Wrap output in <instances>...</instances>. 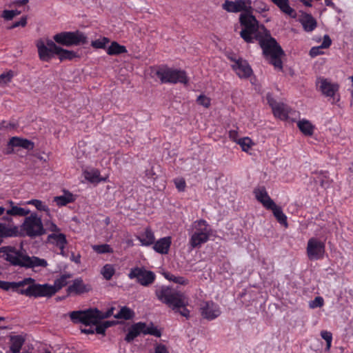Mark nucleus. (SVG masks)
I'll list each match as a JSON object with an SVG mask.
<instances>
[{
	"label": "nucleus",
	"instance_id": "obj_61",
	"mask_svg": "<svg viewBox=\"0 0 353 353\" xmlns=\"http://www.w3.org/2000/svg\"><path fill=\"white\" fill-rule=\"evenodd\" d=\"M81 332L83 333L87 334H92L94 333V328L93 327H89V328H85L81 330Z\"/></svg>",
	"mask_w": 353,
	"mask_h": 353
},
{
	"label": "nucleus",
	"instance_id": "obj_47",
	"mask_svg": "<svg viewBox=\"0 0 353 353\" xmlns=\"http://www.w3.org/2000/svg\"><path fill=\"white\" fill-rule=\"evenodd\" d=\"M166 278L175 283H179L183 285H185L188 283V279L183 276H174V274H168L166 275Z\"/></svg>",
	"mask_w": 353,
	"mask_h": 353
},
{
	"label": "nucleus",
	"instance_id": "obj_7",
	"mask_svg": "<svg viewBox=\"0 0 353 353\" xmlns=\"http://www.w3.org/2000/svg\"><path fill=\"white\" fill-rule=\"evenodd\" d=\"M156 295L159 300L168 305L173 310L188 304L184 294L172 288L162 286L156 290Z\"/></svg>",
	"mask_w": 353,
	"mask_h": 353
},
{
	"label": "nucleus",
	"instance_id": "obj_2",
	"mask_svg": "<svg viewBox=\"0 0 353 353\" xmlns=\"http://www.w3.org/2000/svg\"><path fill=\"white\" fill-rule=\"evenodd\" d=\"M10 208L0 206V216H3L0 222V238L16 237L19 236L20 232L19 227L13 222L12 216H26L30 214L28 209L23 208L15 205V203L9 200L7 201Z\"/></svg>",
	"mask_w": 353,
	"mask_h": 353
},
{
	"label": "nucleus",
	"instance_id": "obj_42",
	"mask_svg": "<svg viewBox=\"0 0 353 353\" xmlns=\"http://www.w3.org/2000/svg\"><path fill=\"white\" fill-rule=\"evenodd\" d=\"M110 43L108 37H102L91 41V46L95 49H105L106 45Z\"/></svg>",
	"mask_w": 353,
	"mask_h": 353
},
{
	"label": "nucleus",
	"instance_id": "obj_28",
	"mask_svg": "<svg viewBox=\"0 0 353 353\" xmlns=\"http://www.w3.org/2000/svg\"><path fill=\"white\" fill-rule=\"evenodd\" d=\"M26 341L23 335H11L9 338L10 352L19 353Z\"/></svg>",
	"mask_w": 353,
	"mask_h": 353
},
{
	"label": "nucleus",
	"instance_id": "obj_39",
	"mask_svg": "<svg viewBox=\"0 0 353 353\" xmlns=\"http://www.w3.org/2000/svg\"><path fill=\"white\" fill-rule=\"evenodd\" d=\"M101 274L105 280L109 281L115 274V268L112 264L107 263L101 268Z\"/></svg>",
	"mask_w": 353,
	"mask_h": 353
},
{
	"label": "nucleus",
	"instance_id": "obj_53",
	"mask_svg": "<svg viewBox=\"0 0 353 353\" xmlns=\"http://www.w3.org/2000/svg\"><path fill=\"white\" fill-rule=\"evenodd\" d=\"M152 353H169V351L165 345L157 343L154 346V352Z\"/></svg>",
	"mask_w": 353,
	"mask_h": 353
},
{
	"label": "nucleus",
	"instance_id": "obj_57",
	"mask_svg": "<svg viewBox=\"0 0 353 353\" xmlns=\"http://www.w3.org/2000/svg\"><path fill=\"white\" fill-rule=\"evenodd\" d=\"M26 24H27V17H23L21 18V19L19 21L14 22L10 28H15L19 27V26L24 27V26H26Z\"/></svg>",
	"mask_w": 353,
	"mask_h": 353
},
{
	"label": "nucleus",
	"instance_id": "obj_45",
	"mask_svg": "<svg viewBox=\"0 0 353 353\" xmlns=\"http://www.w3.org/2000/svg\"><path fill=\"white\" fill-rule=\"evenodd\" d=\"M13 77L14 74L12 70L3 72L0 74V85H4L10 82Z\"/></svg>",
	"mask_w": 353,
	"mask_h": 353
},
{
	"label": "nucleus",
	"instance_id": "obj_21",
	"mask_svg": "<svg viewBox=\"0 0 353 353\" xmlns=\"http://www.w3.org/2000/svg\"><path fill=\"white\" fill-rule=\"evenodd\" d=\"M14 147H20L28 150H31L34 148V144L32 141L26 139H22L18 137H12L8 143V154L12 153L13 152V148Z\"/></svg>",
	"mask_w": 353,
	"mask_h": 353
},
{
	"label": "nucleus",
	"instance_id": "obj_32",
	"mask_svg": "<svg viewBox=\"0 0 353 353\" xmlns=\"http://www.w3.org/2000/svg\"><path fill=\"white\" fill-rule=\"evenodd\" d=\"M332 44V40L330 37L325 34L323 37V42L319 46L312 47L309 52V54L311 57H315L316 56L321 55L323 54L322 49L328 48Z\"/></svg>",
	"mask_w": 353,
	"mask_h": 353
},
{
	"label": "nucleus",
	"instance_id": "obj_27",
	"mask_svg": "<svg viewBox=\"0 0 353 353\" xmlns=\"http://www.w3.org/2000/svg\"><path fill=\"white\" fill-rule=\"evenodd\" d=\"M299 22L305 32H312L317 26V22L312 14L304 13L300 19Z\"/></svg>",
	"mask_w": 353,
	"mask_h": 353
},
{
	"label": "nucleus",
	"instance_id": "obj_41",
	"mask_svg": "<svg viewBox=\"0 0 353 353\" xmlns=\"http://www.w3.org/2000/svg\"><path fill=\"white\" fill-rule=\"evenodd\" d=\"M85 178L90 182H99L101 181H105L100 178V172L98 170H92L90 171H85L84 172Z\"/></svg>",
	"mask_w": 353,
	"mask_h": 353
},
{
	"label": "nucleus",
	"instance_id": "obj_55",
	"mask_svg": "<svg viewBox=\"0 0 353 353\" xmlns=\"http://www.w3.org/2000/svg\"><path fill=\"white\" fill-rule=\"evenodd\" d=\"M175 311L179 312L181 316L187 319L190 316V310L186 307V305L180 306Z\"/></svg>",
	"mask_w": 353,
	"mask_h": 353
},
{
	"label": "nucleus",
	"instance_id": "obj_40",
	"mask_svg": "<svg viewBox=\"0 0 353 353\" xmlns=\"http://www.w3.org/2000/svg\"><path fill=\"white\" fill-rule=\"evenodd\" d=\"M28 205H34L37 210L46 212L47 214H50V209L48 206L42 201L39 199H31L26 202Z\"/></svg>",
	"mask_w": 353,
	"mask_h": 353
},
{
	"label": "nucleus",
	"instance_id": "obj_33",
	"mask_svg": "<svg viewBox=\"0 0 353 353\" xmlns=\"http://www.w3.org/2000/svg\"><path fill=\"white\" fill-rule=\"evenodd\" d=\"M297 127L305 136H312L315 130V126L309 120L305 119L299 121Z\"/></svg>",
	"mask_w": 353,
	"mask_h": 353
},
{
	"label": "nucleus",
	"instance_id": "obj_30",
	"mask_svg": "<svg viewBox=\"0 0 353 353\" xmlns=\"http://www.w3.org/2000/svg\"><path fill=\"white\" fill-rule=\"evenodd\" d=\"M75 200L76 196L68 190H64L63 195L55 196L53 199L57 205L59 207L73 203Z\"/></svg>",
	"mask_w": 353,
	"mask_h": 353
},
{
	"label": "nucleus",
	"instance_id": "obj_1",
	"mask_svg": "<svg viewBox=\"0 0 353 353\" xmlns=\"http://www.w3.org/2000/svg\"><path fill=\"white\" fill-rule=\"evenodd\" d=\"M114 308L110 307L106 312H103L97 308L89 309L87 310L73 311L70 314L71 320L75 323H81L84 325H95L94 333L104 335L105 330L112 326L114 323L112 321H104L101 324L99 322L103 319L108 318L113 314Z\"/></svg>",
	"mask_w": 353,
	"mask_h": 353
},
{
	"label": "nucleus",
	"instance_id": "obj_17",
	"mask_svg": "<svg viewBox=\"0 0 353 353\" xmlns=\"http://www.w3.org/2000/svg\"><path fill=\"white\" fill-rule=\"evenodd\" d=\"M252 0H226L222 4V8L228 12L237 13L243 12V13L253 12V8L252 6Z\"/></svg>",
	"mask_w": 353,
	"mask_h": 353
},
{
	"label": "nucleus",
	"instance_id": "obj_9",
	"mask_svg": "<svg viewBox=\"0 0 353 353\" xmlns=\"http://www.w3.org/2000/svg\"><path fill=\"white\" fill-rule=\"evenodd\" d=\"M54 41L64 46L85 45L88 43L87 35L79 30L61 32L53 36Z\"/></svg>",
	"mask_w": 353,
	"mask_h": 353
},
{
	"label": "nucleus",
	"instance_id": "obj_3",
	"mask_svg": "<svg viewBox=\"0 0 353 353\" xmlns=\"http://www.w3.org/2000/svg\"><path fill=\"white\" fill-rule=\"evenodd\" d=\"M0 254L5 259L13 265L23 267L26 268H46L48 262L44 259L37 256H29L22 254L19 250L12 246H3L0 248Z\"/></svg>",
	"mask_w": 353,
	"mask_h": 353
},
{
	"label": "nucleus",
	"instance_id": "obj_25",
	"mask_svg": "<svg viewBox=\"0 0 353 353\" xmlns=\"http://www.w3.org/2000/svg\"><path fill=\"white\" fill-rule=\"evenodd\" d=\"M172 244L171 236H165L159 239L157 241H154L153 249L157 253L166 254L168 253L170 245Z\"/></svg>",
	"mask_w": 353,
	"mask_h": 353
},
{
	"label": "nucleus",
	"instance_id": "obj_4",
	"mask_svg": "<svg viewBox=\"0 0 353 353\" xmlns=\"http://www.w3.org/2000/svg\"><path fill=\"white\" fill-rule=\"evenodd\" d=\"M256 41L269 63L273 65L276 69L281 70L283 68L281 57L284 52L275 39L272 38L268 32H266L265 34L258 36Z\"/></svg>",
	"mask_w": 353,
	"mask_h": 353
},
{
	"label": "nucleus",
	"instance_id": "obj_23",
	"mask_svg": "<svg viewBox=\"0 0 353 353\" xmlns=\"http://www.w3.org/2000/svg\"><path fill=\"white\" fill-rule=\"evenodd\" d=\"M253 192L256 199L266 209L270 208L271 205L274 203L269 196L265 188L263 186L256 188Z\"/></svg>",
	"mask_w": 353,
	"mask_h": 353
},
{
	"label": "nucleus",
	"instance_id": "obj_64",
	"mask_svg": "<svg viewBox=\"0 0 353 353\" xmlns=\"http://www.w3.org/2000/svg\"><path fill=\"white\" fill-rule=\"evenodd\" d=\"M325 3L327 6H329V7L334 6V3L331 0H325Z\"/></svg>",
	"mask_w": 353,
	"mask_h": 353
},
{
	"label": "nucleus",
	"instance_id": "obj_48",
	"mask_svg": "<svg viewBox=\"0 0 353 353\" xmlns=\"http://www.w3.org/2000/svg\"><path fill=\"white\" fill-rule=\"evenodd\" d=\"M196 103L208 108L210 106L211 99L204 94H200L196 99Z\"/></svg>",
	"mask_w": 353,
	"mask_h": 353
},
{
	"label": "nucleus",
	"instance_id": "obj_51",
	"mask_svg": "<svg viewBox=\"0 0 353 353\" xmlns=\"http://www.w3.org/2000/svg\"><path fill=\"white\" fill-rule=\"evenodd\" d=\"M254 4L256 6V11L257 12L262 13L269 10L268 6L262 1H256Z\"/></svg>",
	"mask_w": 353,
	"mask_h": 353
},
{
	"label": "nucleus",
	"instance_id": "obj_37",
	"mask_svg": "<svg viewBox=\"0 0 353 353\" xmlns=\"http://www.w3.org/2000/svg\"><path fill=\"white\" fill-rule=\"evenodd\" d=\"M34 280L32 278L25 279L22 281L15 282V284H18L16 286H14L13 291L17 292L18 294H23L27 296V293L26 292L28 290V286L25 288L26 285H30V283H33Z\"/></svg>",
	"mask_w": 353,
	"mask_h": 353
},
{
	"label": "nucleus",
	"instance_id": "obj_60",
	"mask_svg": "<svg viewBox=\"0 0 353 353\" xmlns=\"http://www.w3.org/2000/svg\"><path fill=\"white\" fill-rule=\"evenodd\" d=\"M11 124L10 123H7L6 121H0V130L1 129H7L10 128Z\"/></svg>",
	"mask_w": 353,
	"mask_h": 353
},
{
	"label": "nucleus",
	"instance_id": "obj_13",
	"mask_svg": "<svg viewBox=\"0 0 353 353\" xmlns=\"http://www.w3.org/2000/svg\"><path fill=\"white\" fill-rule=\"evenodd\" d=\"M325 254V243L316 237L308 239L306 247V254L309 260L317 261L324 258Z\"/></svg>",
	"mask_w": 353,
	"mask_h": 353
},
{
	"label": "nucleus",
	"instance_id": "obj_34",
	"mask_svg": "<svg viewBox=\"0 0 353 353\" xmlns=\"http://www.w3.org/2000/svg\"><path fill=\"white\" fill-rule=\"evenodd\" d=\"M57 55L61 61L65 60L72 61L75 58L80 57L77 52L66 50L60 46H59V49L57 50Z\"/></svg>",
	"mask_w": 353,
	"mask_h": 353
},
{
	"label": "nucleus",
	"instance_id": "obj_20",
	"mask_svg": "<svg viewBox=\"0 0 353 353\" xmlns=\"http://www.w3.org/2000/svg\"><path fill=\"white\" fill-rule=\"evenodd\" d=\"M268 102L271 106L274 116L281 120L285 121L289 117L291 109L283 103H278L270 96H268Z\"/></svg>",
	"mask_w": 353,
	"mask_h": 353
},
{
	"label": "nucleus",
	"instance_id": "obj_36",
	"mask_svg": "<svg viewBox=\"0 0 353 353\" xmlns=\"http://www.w3.org/2000/svg\"><path fill=\"white\" fill-rule=\"evenodd\" d=\"M71 277V274H63L54 280L52 288H54V290H56V293L61 288L67 285V284L68 283V280Z\"/></svg>",
	"mask_w": 353,
	"mask_h": 353
},
{
	"label": "nucleus",
	"instance_id": "obj_15",
	"mask_svg": "<svg viewBox=\"0 0 353 353\" xmlns=\"http://www.w3.org/2000/svg\"><path fill=\"white\" fill-rule=\"evenodd\" d=\"M128 277L130 279H136L137 281L143 286H148L154 282L156 275L152 271L144 268L136 267L130 270Z\"/></svg>",
	"mask_w": 353,
	"mask_h": 353
},
{
	"label": "nucleus",
	"instance_id": "obj_6",
	"mask_svg": "<svg viewBox=\"0 0 353 353\" xmlns=\"http://www.w3.org/2000/svg\"><path fill=\"white\" fill-rule=\"evenodd\" d=\"M239 23L243 27L240 32L241 37L247 43H254L258 36L263 34L258 31L259 22L252 12L241 13L239 16Z\"/></svg>",
	"mask_w": 353,
	"mask_h": 353
},
{
	"label": "nucleus",
	"instance_id": "obj_8",
	"mask_svg": "<svg viewBox=\"0 0 353 353\" xmlns=\"http://www.w3.org/2000/svg\"><path fill=\"white\" fill-rule=\"evenodd\" d=\"M156 75L162 83L176 84L180 83L186 85L189 81L185 71L174 69L168 66L160 67L157 70Z\"/></svg>",
	"mask_w": 353,
	"mask_h": 353
},
{
	"label": "nucleus",
	"instance_id": "obj_31",
	"mask_svg": "<svg viewBox=\"0 0 353 353\" xmlns=\"http://www.w3.org/2000/svg\"><path fill=\"white\" fill-rule=\"evenodd\" d=\"M267 210H270L272 212L274 217L280 224L284 225L285 228L288 226L287 216L283 213L280 206H278L274 203L270 208H268Z\"/></svg>",
	"mask_w": 353,
	"mask_h": 353
},
{
	"label": "nucleus",
	"instance_id": "obj_58",
	"mask_svg": "<svg viewBox=\"0 0 353 353\" xmlns=\"http://www.w3.org/2000/svg\"><path fill=\"white\" fill-rule=\"evenodd\" d=\"M228 136L231 140L237 143V141L239 140V139H237L238 136H239L237 130H230L228 132Z\"/></svg>",
	"mask_w": 353,
	"mask_h": 353
},
{
	"label": "nucleus",
	"instance_id": "obj_62",
	"mask_svg": "<svg viewBox=\"0 0 353 353\" xmlns=\"http://www.w3.org/2000/svg\"><path fill=\"white\" fill-rule=\"evenodd\" d=\"M28 2V0H19L15 2L17 5L22 6L25 5Z\"/></svg>",
	"mask_w": 353,
	"mask_h": 353
},
{
	"label": "nucleus",
	"instance_id": "obj_49",
	"mask_svg": "<svg viewBox=\"0 0 353 353\" xmlns=\"http://www.w3.org/2000/svg\"><path fill=\"white\" fill-rule=\"evenodd\" d=\"M324 305V300L321 296H316L309 303L310 308L314 309L316 307H321Z\"/></svg>",
	"mask_w": 353,
	"mask_h": 353
},
{
	"label": "nucleus",
	"instance_id": "obj_50",
	"mask_svg": "<svg viewBox=\"0 0 353 353\" xmlns=\"http://www.w3.org/2000/svg\"><path fill=\"white\" fill-rule=\"evenodd\" d=\"M174 185L179 192H183L185 190L186 183L183 178H176L174 179Z\"/></svg>",
	"mask_w": 353,
	"mask_h": 353
},
{
	"label": "nucleus",
	"instance_id": "obj_18",
	"mask_svg": "<svg viewBox=\"0 0 353 353\" xmlns=\"http://www.w3.org/2000/svg\"><path fill=\"white\" fill-rule=\"evenodd\" d=\"M199 311L201 316L208 321H212L219 317L221 314L219 305L212 301H206L201 303Z\"/></svg>",
	"mask_w": 353,
	"mask_h": 353
},
{
	"label": "nucleus",
	"instance_id": "obj_52",
	"mask_svg": "<svg viewBox=\"0 0 353 353\" xmlns=\"http://www.w3.org/2000/svg\"><path fill=\"white\" fill-rule=\"evenodd\" d=\"M46 230L52 232L53 233L60 232V228L52 221H47L45 222Z\"/></svg>",
	"mask_w": 353,
	"mask_h": 353
},
{
	"label": "nucleus",
	"instance_id": "obj_10",
	"mask_svg": "<svg viewBox=\"0 0 353 353\" xmlns=\"http://www.w3.org/2000/svg\"><path fill=\"white\" fill-rule=\"evenodd\" d=\"M21 231L29 237L39 236L46 233L41 218L35 212L25 218L21 225Z\"/></svg>",
	"mask_w": 353,
	"mask_h": 353
},
{
	"label": "nucleus",
	"instance_id": "obj_35",
	"mask_svg": "<svg viewBox=\"0 0 353 353\" xmlns=\"http://www.w3.org/2000/svg\"><path fill=\"white\" fill-rule=\"evenodd\" d=\"M128 52L125 46L119 44L117 41H112L107 48L106 52L108 55L114 56L126 53Z\"/></svg>",
	"mask_w": 353,
	"mask_h": 353
},
{
	"label": "nucleus",
	"instance_id": "obj_63",
	"mask_svg": "<svg viewBox=\"0 0 353 353\" xmlns=\"http://www.w3.org/2000/svg\"><path fill=\"white\" fill-rule=\"evenodd\" d=\"M301 1L306 6H308V7H311L312 6V3H312V0H302Z\"/></svg>",
	"mask_w": 353,
	"mask_h": 353
},
{
	"label": "nucleus",
	"instance_id": "obj_19",
	"mask_svg": "<svg viewBox=\"0 0 353 353\" xmlns=\"http://www.w3.org/2000/svg\"><path fill=\"white\" fill-rule=\"evenodd\" d=\"M229 59L234 62L232 68L239 78L247 79L252 75V70L246 60L242 58L229 57Z\"/></svg>",
	"mask_w": 353,
	"mask_h": 353
},
{
	"label": "nucleus",
	"instance_id": "obj_24",
	"mask_svg": "<svg viewBox=\"0 0 353 353\" xmlns=\"http://www.w3.org/2000/svg\"><path fill=\"white\" fill-rule=\"evenodd\" d=\"M90 289V285L85 284L81 278H77L73 281L72 284L68 286L67 292L69 294H81L89 292Z\"/></svg>",
	"mask_w": 353,
	"mask_h": 353
},
{
	"label": "nucleus",
	"instance_id": "obj_5",
	"mask_svg": "<svg viewBox=\"0 0 353 353\" xmlns=\"http://www.w3.org/2000/svg\"><path fill=\"white\" fill-rule=\"evenodd\" d=\"M189 245L192 249L200 248L207 243L212 234V229L204 219L194 221L191 225Z\"/></svg>",
	"mask_w": 353,
	"mask_h": 353
},
{
	"label": "nucleus",
	"instance_id": "obj_22",
	"mask_svg": "<svg viewBox=\"0 0 353 353\" xmlns=\"http://www.w3.org/2000/svg\"><path fill=\"white\" fill-rule=\"evenodd\" d=\"M48 242L56 246L60 251V254H63L64 249L67 244L66 236L64 234L60 232L52 233L48 236Z\"/></svg>",
	"mask_w": 353,
	"mask_h": 353
},
{
	"label": "nucleus",
	"instance_id": "obj_16",
	"mask_svg": "<svg viewBox=\"0 0 353 353\" xmlns=\"http://www.w3.org/2000/svg\"><path fill=\"white\" fill-rule=\"evenodd\" d=\"M27 296L40 298V297H52L56 294V290L52 288V285L48 283L39 284L30 283L28 285V290L26 292Z\"/></svg>",
	"mask_w": 353,
	"mask_h": 353
},
{
	"label": "nucleus",
	"instance_id": "obj_12",
	"mask_svg": "<svg viewBox=\"0 0 353 353\" xmlns=\"http://www.w3.org/2000/svg\"><path fill=\"white\" fill-rule=\"evenodd\" d=\"M141 334H150L157 337H160L161 335V331L154 326L152 323L147 325L145 323L139 322L131 325L125 335V340L130 343Z\"/></svg>",
	"mask_w": 353,
	"mask_h": 353
},
{
	"label": "nucleus",
	"instance_id": "obj_14",
	"mask_svg": "<svg viewBox=\"0 0 353 353\" xmlns=\"http://www.w3.org/2000/svg\"><path fill=\"white\" fill-rule=\"evenodd\" d=\"M39 59L43 61L48 62L55 54L57 55L59 46L54 41L48 39L45 41L39 39L36 43Z\"/></svg>",
	"mask_w": 353,
	"mask_h": 353
},
{
	"label": "nucleus",
	"instance_id": "obj_38",
	"mask_svg": "<svg viewBox=\"0 0 353 353\" xmlns=\"http://www.w3.org/2000/svg\"><path fill=\"white\" fill-rule=\"evenodd\" d=\"M114 316L119 319L130 320L134 316V312L130 308L124 306L122 307L120 311L117 314H114Z\"/></svg>",
	"mask_w": 353,
	"mask_h": 353
},
{
	"label": "nucleus",
	"instance_id": "obj_26",
	"mask_svg": "<svg viewBox=\"0 0 353 353\" xmlns=\"http://www.w3.org/2000/svg\"><path fill=\"white\" fill-rule=\"evenodd\" d=\"M137 239L140 241L142 246L148 247L154 244L155 236L151 228L147 227L143 232L137 236Z\"/></svg>",
	"mask_w": 353,
	"mask_h": 353
},
{
	"label": "nucleus",
	"instance_id": "obj_46",
	"mask_svg": "<svg viewBox=\"0 0 353 353\" xmlns=\"http://www.w3.org/2000/svg\"><path fill=\"white\" fill-rule=\"evenodd\" d=\"M321 336L326 341V350H330L332 345V334L327 330H323L321 332Z\"/></svg>",
	"mask_w": 353,
	"mask_h": 353
},
{
	"label": "nucleus",
	"instance_id": "obj_44",
	"mask_svg": "<svg viewBox=\"0 0 353 353\" xmlns=\"http://www.w3.org/2000/svg\"><path fill=\"white\" fill-rule=\"evenodd\" d=\"M237 143L241 146L242 150L244 152H248L254 145L252 139L249 137L239 139Z\"/></svg>",
	"mask_w": 353,
	"mask_h": 353
},
{
	"label": "nucleus",
	"instance_id": "obj_43",
	"mask_svg": "<svg viewBox=\"0 0 353 353\" xmlns=\"http://www.w3.org/2000/svg\"><path fill=\"white\" fill-rule=\"evenodd\" d=\"M92 250L98 254L113 253L114 250L108 244L104 243L101 245H94L92 246Z\"/></svg>",
	"mask_w": 353,
	"mask_h": 353
},
{
	"label": "nucleus",
	"instance_id": "obj_54",
	"mask_svg": "<svg viewBox=\"0 0 353 353\" xmlns=\"http://www.w3.org/2000/svg\"><path fill=\"white\" fill-rule=\"evenodd\" d=\"M18 284H15V282H6V281H0V288H2L6 290H8L12 289L13 290L14 286L17 285Z\"/></svg>",
	"mask_w": 353,
	"mask_h": 353
},
{
	"label": "nucleus",
	"instance_id": "obj_11",
	"mask_svg": "<svg viewBox=\"0 0 353 353\" xmlns=\"http://www.w3.org/2000/svg\"><path fill=\"white\" fill-rule=\"evenodd\" d=\"M316 86L318 91L329 100H332V103H336L340 100L339 94V85L337 83L332 82L330 79L319 77L316 79Z\"/></svg>",
	"mask_w": 353,
	"mask_h": 353
},
{
	"label": "nucleus",
	"instance_id": "obj_56",
	"mask_svg": "<svg viewBox=\"0 0 353 353\" xmlns=\"http://www.w3.org/2000/svg\"><path fill=\"white\" fill-rule=\"evenodd\" d=\"M1 17L6 21L12 20L14 17V12L12 10H5L1 14Z\"/></svg>",
	"mask_w": 353,
	"mask_h": 353
},
{
	"label": "nucleus",
	"instance_id": "obj_29",
	"mask_svg": "<svg viewBox=\"0 0 353 353\" xmlns=\"http://www.w3.org/2000/svg\"><path fill=\"white\" fill-rule=\"evenodd\" d=\"M271 1L284 14L292 18L296 17V12L294 9L290 6L289 0H271Z\"/></svg>",
	"mask_w": 353,
	"mask_h": 353
},
{
	"label": "nucleus",
	"instance_id": "obj_59",
	"mask_svg": "<svg viewBox=\"0 0 353 353\" xmlns=\"http://www.w3.org/2000/svg\"><path fill=\"white\" fill-rule=\"evenodd\" d=\"M71 260L76 263L77 264H79L81 263V255L79 254L77 255H72Z\"/></svg>",
	"mask_w": 353,
	"mask_h": 353
}]
</instances>
